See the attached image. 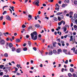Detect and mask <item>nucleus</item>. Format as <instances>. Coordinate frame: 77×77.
<instances>
[{
	"label": "nucleus",
	"mask_w": 77,
	"mask_h": 77,
	"mask_svg": "<svg viewBox=\"0 0 77 77\" xmlns=\"http://www.w3.org/2000/svg\"><path fill=\"white\" fill-rule=\"evenodd\" d=\"M37 32L36 31L33 32L31 34V38L32 39H37Z\"/></svg>",
	"instance_id": "f257e3e1"
},
{
	"label": "nucleus",
	"mask_w": 77,
	"mask_h": 77,
	"mask_svg": "<svg viewBox=\"0 0 77 77\" xmlns=\"http://www.w3.org/2000/svg\"><path fill=\"white\" fill-rule=\"evenodd\" d=\"M33 3L34 5H35L37 6H39V0H37L34 2Z\"/></svg>",
	"instance_id": "f03ea898"
},
{
	"label": "nucleus",
	"mask_w": 77,
	"mask_h": 77,
	"mask_svg": "<svg viewBox=\"0 0 77 77\" xmlns=\"http://www.w3.org/2000/svg\"><path fill=\"white\" fill-rule=\"evenodd\" d=\"M5 41L3 39H0V43L2 45L5 44Z\"/></svg>",
	"instance_id": "7ed1b4c3"
},
{
	"label": "nucleus",
	"mask_w": 77,
	"mask_h": 77,
	"mask_svg": "<svg viewBox=\"0 0 77 77\" xmlns=\"http://www.w3.org/2000/svg\"><path fill=\"white\" fill-rule=\"evenodd\" d=\"M6 19L9 21H11V17H10L9 15H7L6 16Z\"/></svg>",
	"instance_id": "20e7f679"
},
{
	"label": "nucleus",
	"mask_w": 77,
	"mask_h": 77,
	"mask_svg": "<svg viewBox=\"0 0 77 77\" xmlns=\"http://www.w3.org/2000/svg\"><path fill=\"white\" fill-rule=\"evenodd\" d=\"M62 52V49H59L57 50V54H60V53Z\"/></svg>",
	"instance_id": "39448f33"
},
{
	"label": "nucleus",
	"mask_w": 77,
	"mask_h": 77,
	"mask_svg": "<svg viewBox=\"0 0 77 77\" xmlns=\"http://www.w3.org/2000/svg\"><path fill=\"white\" fill-rule=\"evenodd\" d=\"M34 26H35V27H36L37 28H39V27H41L40 25L38 24H36Z\"/></svg>",
	"instance_id": "423d86ee"
},
{
	"label": "nucleus",
	"mask_w": 77,
	"mask_h": 77,
	"mask_svg": "<svg viewBox=\"0 0 77 77\" xmlns=\"http://www.w3.org/2000/svg\"><path fill=\"white\" fill-rule=\"evenodd\" d=\"M21 39H16V42H21Z\"/></svg>",
	"instance_id": "0eeeda50"
},
{
	"label": "nucleus",
	"mask_w": 77,
	"mask_h": 77,
	"mask_svg": "<svg viewBox=\"0 0 77 77\" xmlns=\"http://www.w3.org/2000/svg\"><path fill=\"white\" fill-rule=\"evenodd\" d=\"M53 20H54V21H58V19L57 18H56V17H54L53 18Z\"/></svg>",
	"instance_id": "6e6552de"
},
{
	"label": "nucleus",
	"mask_w": 77,
	"mask_h": 77,
	"mask_svg": "<svg viewBox=\"0 0 77 77\" xmlns=\"http://www.w3.org/2000/svg\"><path fill=\"white\" fill-rule=\"evenodd\" d=\"M4 56L5 57H8V54L7 53H5L4 54Z\"/></svg>",
	"instance_id": "1a4fd4ad"
},
{
	"label": "nucleus",
	"mask_w": 77,
	"mask_h": 77,
	"mask_svg": "<svg viewBox=\"0 0 77 77\" xmlns=\"http://www.w3.org/2000/svg\"><path fill=\"white\" fill-rule=\"evenodd\" d=\"M56 44H57V43L56 42H54L53 43V45L54 47H56Z\"/></svg>",
	"instance_id": "9d476101"
},
{
	"label": "nucleus",
	"mask_w": 77,
	"mask_h": 77,
	"mask_svg": "<svg viewBox=\"0 0 77 77\" xmlns=\"http://www.w3.org/2000/svg\"><path fill=\"white\" fill-rule=\"evenodd\" d=\"M63 51L64 52V53H65L66 54H68L66 53V52L67 51V50L66 49H63Z\"/></svg>",
	"instance_id": "9b49d317"
},
{
	"label": "nucleus",
	"mask_w": 77,
	"mask_h": 77,
	"mask_svg": "<svg viewBox=\"0 0 77 77\" xmlns=\"http://www.w3.org/2000/svg\"><path fill=\"white\" fill-rule=\"evenodd\" d=\"M59 8H60V6L58 7V8H57V7H56L55 9L56 11H59Z\"/></svg>",
	"instance_id": "f8f14e48"
},
{
	"label": "nucleus",
	"mask_w": 77,
	"mask_h": 77,
	"mask_svg": "<svg viewBox=\"0 0 77 77\" xmlns=\"http://www.w3.org/2000/svg\"><path fill=\"white\" fill-rule=\"evenodd\" d=\"M20 51H21V49L20 48H18L17 50V53H20Z\"/></svg>",
	"instance_id": "ddd939ff"
},
{
	"label": "nucleus",
	"mask_w": 77,
	"mask_h": 77,
	"mask_svg": "<svg viewBox=\"0 0 77 77\" xmlns=\"http://www.w3.org/2000/svg\"><path fill=\"white\" fill-rule=\"evenodd\" d=\"M2 36H3V33H2V32H0V39L2 38V37H1Z\"/></svg>",
	"instance_id": "4468645a"
},
{
	"label": "nucleus",
	"mask_w": 77,
	"mask_h": 77,
	"mask_svg": "<svg viewBox=\"0 0 77 77\" xmlns=\"http://www.w3.org/2000/svg\"><path fill=\"white\" fill-rule=\"evenodd\" d=\"M70 71L71 72H74V70L73 69L71 68L70 69Z\"/></svg>",
	"instance_id": "2eb2a0df"
},
{
	"label": "nucleus",
	"mask_w": 77,
	"mask_h": 77,
	"mask_svg": "<svg viewBox=\"0 0 77 77\" xmlns=\"http://www.w3.org/2000/svg\"><path fill=\"white\" fill-rule=\"evenodd\" d=\"M49 54L52 55V54H53V51H49Z\"/></svg>",
	"instance_id": "dca6fc26"
},
{
	"label": "nucleus",
	"mask_w": 77,
	"mask_h": 77,
	"mask_svg": "<svg viewBox=\"0 0 77 77\" xmlns=\"http://www.w3.org/2000/svg\"><path fill=\"white\" fill-rule=\"evenodd\" d=\"M38 40H40V41H42L43 42H45V39H38Z\"/></svg>",
	"instance_id": "f3484780"
},
{
	"label": "nucleus",
	"mask_w": 77,
	"mask_h": 77,
	"mask_svg": "<svg viewBox=\"0 0 77 77\" xmlns=\"http://www.w3.org/2000/svg\"><path fill=\"white\" fill-rule=\"evenodd\" d=\"M63 13V12H61L60 13V12H58V13H57V15H61V14H62Z\"/></svg>",
	"instance_id": "a211bd4d"
},
{
	"label": "nucleus",
	"mask_w": 77,
	"mask_h": 77,
	"mask_svg": "<svg viewBox=\"0 0 77 77\" xmlns=\"http://www.w3.org/2000/svg\"><path fill=\"white\" fill-rule=\"evenodd\" d=\"M77 17V14H74V17L75 19Z\"/></svg>",
	"instance_id": "6ab92c4d"
},
{
	"label": "nucleus",
	"mask_w": 77,
	"mask_h": 77,
	"mask_svg": "<svg viewBox=\"0 0 77 77\" xmlns=\"http://www.w3.org/2000/svg\"><path fill=\"white\" fill-rule=\"evenodd\" d=\"M74 28L75 30H76L77 29V26L76 25H75L74 26Z\"/></svg>",
	"instance_id": "aec40b11"
},
{
	"label": "nucleus",
	"mask_w": 77,
	"mask_h": 77,
	"mask_svg": "<svg viewBox=\"0 0 77 77\" xmlns=\"http://www.w3.org/2000/svg\"><path fill=\"white\" fill-rule=\"evenodd\" d=\"M12 51H14L15 50V48L14 47H13L12 48Z\"/></svg>",
	"instance_id": "412c9836"
},
{
	"label": "nucleus",
	"mask_w": 77,
	"mask_h": 77,
	"mask_svg": "<svg viewBox=\"0 0 77 77\" xmlns=\"http://www.w3.org/2000/svg\"><path fill=\"white\" fill-rule=\"evenodd\" d=\"M28 17L29 18H30V20H32V15H31L30 14H29L28 15Z\"/></svg>",
	"instance_id": "4be33fe9"
},
{
	"label": "nucleus",
	"mask_w": 77,
	"mask_h": 77,
	"mask_svg": "<svg viewBox=\"0 0 77 77\" xmlns=\"http://www.w3.org/2000/svg\"><path fill=\"white\" fill-rule=\"evenodd\" d=\"M23 51H27V48H23Z\"/></svg>",
	"instance_id": "5701e85b"
},
{
	"label": "nucleus",
	"mask_w": 77,
	"mask_h": 77,
	"mask_svg": "<svg viewBox=\"0 0 77 77\" xmlns=\"http://www.w3.org/2000/svg\"><path fill=\"white\" fill-rule=\"evenodd\" d=\"M60 17L61 19H63V15H61L60 16Z\"/></svg>",
	"instance_id": "b1692460"
},
{
	"label": "nucleus",
	"mask_w": 77,
	"mask_h": 77,
	"mask_svg": "<svg viewBox=\"0 0 77 77\" xmlns=\"http://www.w3.org/2000/svg\"><path fill=\"white\" fill-rule=\"evenodd\" d=\"M28 44L29 46H30V45H31V42H30V41H28Z\"/></svg>",
	"instance_id": "393cba45"
},
{
	"label": "nucleus",
	"mask_w": 77,
	"mask_h": 77,
	"mask_svg": "<svg viewBox=\"0 0 77 77\" xmlns=\"http://www.w3.org/2000/svg\"><path fill=\"white\" fill-rule=\"evenodd\" d=\"M9 46L10 47H12L13 46L12 44V43H10L9 44Z\"/></svg>",
	"instance_id": "a878e982"
},
{
	"label": "nucleus",
	"mask_w": 77,
	"mask_h": 77,
	"mask_svg": "<svg viewBox=\"0 0 77 77\" xmlns=\"http://www.w3.org/2000/svg\"><path fill=\"white\" fill-rule=\"evenodd\" d=\"M71 50H73V52H75V48H73L71 49Z\"/></svg>",
	"instance_id": "bb28decb"
},
{
	"label": "nucleus",
	"mask_w": 77,
	"mask_h": 77,
	"mask_svg": "<svg viewBox=\"0 0 77 77\" xmlns=\"http://www.w3.org/2000/svg\"><path fill=\"white\" fill-rule=\"evenodd\" d=\"M74 39V41H75V39H70V41H72V42H74V41L73 40Z\"/></svg>",
	"instance_id": "cd10ccee"
},
{
	"label": "nucleus",
	"mask_w": 77,
	"mask_h": 77,
	"mask_svg": "<svg viewBox=\"0 0 77 77\" xmlns=\"http://www.w3.org/2000/svg\"><path fill=\"white\" fill-rule=\"evenodd\" d=\"M58 21H60L61 20H62V19H61L60 17H58Z\"/></svg>",
	"instance_id": "c85d7f7f"
},
{
	"label": "nucleus",
	"mask_w": 77,
	"mask_h": 77,
	"mask_svg": "<svg viewBox=\"0 0 77 77\" xmlns=\"http://www.w3.org/2000/svg\"><path fill=\"white\" fill-rule=\"evenodd\" d=\"M6 13H7V11H5L3 13H2V14L3 15H5V14H6Z\"/></svg>",
	"instance_id": "c756f323"
},
{
	"label": "nucleus",
	"mask_w": 77,
	"mask_h": 77,
	"mask_svg": "<svg viewBox=\"0 0 77 77\" xmlns=\"http://www.w3.org/2000/svg\"><path fill=\"white\" fill-rule=\"evenodd\" d=\"M7 7H8V5L5 6H4L3 7V11H4V8H6Z\"/></svg>",
	"instance_id": "7c9ffc66"
},
{
	"label": "nucleus",
	"mask_w": 77,
	"mask_h": 77,
	"mask_svg": "<svg viewBox=\"0 0 77 77\" xmlns=\"http://www.w3.org/2000/svg\"><path fill=\"white\" fill-rule=\"evenodd\" d=\"M68 75L69 77H72V75L70 73H68Z\"/></svg>",
	"instance_id": "2f4dec72"
},
{
	"label": "nucleus",
	"mask_w": 77,
	"mask_h": 77,
	"mask_svg": "<svg viewBox=\"0 0 77 77\" xmlns=\"http://www.w3.org/2000/svg\"><path fill=\"white\" fill-rule=\"evenodd\" d=\"M66 31V27H64V32H65Z\"/></svg>",
	"instance_id": "473e14b6"
},
{
	"label": "nucleus",
	"mask_w": 77,
	"mask_h": 77,
	"mask_svg": "<svg viewBox=\"0 0 77 77\" xmlns=\"http://www.w3.org/2000/svg\"><path fill=\"white\" fill-rule=\"evenodd\" d=\"M74 3L75 5H77V1H75L74 2Z\"/></svg>",
	"instance_id": "72a5a7b5"
},
{
	"label": "nucleus",
	"mask_w": 77,
	"mask_h": 77,
	"mask_svg": "<svg viewBox=\"0 0 77 77\" xmlns=\"http://www.w3.org/2000/svg\"><path fill=\"white\" fill-rule=\"evenodd\" d=\"M4 66L3 65H1L0 66V68L1 69H2V68L3 67H4Z\"/></svg>",
	"instance_id": "f704fd0d"
},
{
	"label": "nucleus",
	"mask_w": 77,
	"mask_h": 77,
	"mask_svg": "<svg viewBox=\"0 0 77 77\" xmlns=\"http://www.w3.org/2000/svg\"><path fill=\"white\" fill-rule=\"evenodd\" d=\"M53 53H56L57 51L55 50H53Z\"/></svg>",
	"instance_id": "c9c22d12"
},
{
	"label": "nucleus",
	"mask_w": 77,
	"mask_h": 77,
	"mask_svg": "<svg viewBox=\"0 0 77 77\" xmlns=\"http://www.w3.org/2000/svg\"><path fill=\"white\" fill-rule=\"evenodd\" d=\"M3 16H1L0 17V20H3Z\"/></svg>",
	"instance_id": "e433bc0d"
},
{
	"label": "nucleus",
	"mask_w": 77,
	"mask_h": 77,
	"mask_svg": "<svg viewBox=\"0 0 77 77\" xmlns=\"http://www.w3.org/2000/svg\"><path fill=\"white\" fill-rule=\"evenodd\" d=\"M3 77H9V75H4Z\"/></svg>",
	"instance_id": "4c0bfd02"
},
{
	"label": "nucleus",
	"mask_w": 77,
	"mask_h": 77,
	"mask_svg": "<svg viewBox=\"0 0 77 77\" xmlns=\"http://www.w3.org/2000/svg\"><path fill=\"white\" fill-rule=\"evenodd\" d=\"M65 1L66 3H69V0H65Z\"/></svg>",
	"instance_id": "58836bf2"
},
{
	"label": "nucleus",
	"mask_w": 77,
	"mask_h": 77,
	"mask_svg": "<svg viewBox=\"0 0 77 77\" xmlns=\"http://www.w3.org/2000/svg\"><path fill=\"white\" fill-rule=\"evenodd\" d=\"M68 54H69V55H73V54H71V53H70V51H69V53H68Z\"/></svg>",
	"instance_id": "ea45409f"
},
{
	"label": "nucleus",
	"mask_w": 77,
	"mask_h": 77,
	"mask_svg": "<svg viewBox=\"0 0 77 77\" xmlns=\"http://www.w3.org/2000/svg\"><path fill=\"white\" fill-rule=\"evenodd\" d=\"M68 63V60H66V61L65 62V63L66 64H67Z\"/></svg>",
	"instance_id": "a19ab883"
},
{
	"label": "nucleus",
	"mask_w": 77,
	"mask_h": 77,
	"mask_svg": "<svg viewBox=\"0 0 77 77\" xmlns=\"http://www.w3.org/2000/svg\"><path fill=\"white\" fill-rule=\"evenodd\" d=\"M31 28H32V26H30L29 27L28 29V30H30V29H31Z\"/></svg>",
	"instance_id": "79ce46f5"
},
{
	"label": "nucleus",
	"mask_w": 77,
	"mask_h": 77,
	"mask_svg": "<svg viewBox=\"0 0 77 77\" xmlns=\"http://www.w3.org/2000/svg\"><path fill=\"white\" fill-rule=\"evenodd\" d=\"M26 27V26H25V25H23L22 26V28H25V27Z\"/></svg>",
	"instance_id": "37998d69"
},
{
	"label": "nucleus",
	"mask_w": 77,
	"mask_h": 77,
	"mask_svg": "<svg viewBox=\"0 0 77 77\" xmlns=\"http://www.w3.org/2000/svg\"><path fill=\"white\" fill-rule=\"evenodd\" d=\"M68 36V35H66L65 36H64V38H66Z\"/></svg>",
	"instance_id": "c03bdc74"
},
{
	"label": "nucleus",
	"mask_w": 77,
	"mask_h": 77,
	"mask_svg": "<svg viewBox=\"0 0 77 77\" xmlns=\"http://www.w3.org/2000/svg\"><path fill=\"white\" fill-rule=\"evenodd\" d=\"M17 75H21V74H20L18 72H17Z\"/></svg>",
	"instance_id": "a18cd8bd"
},
{
	"label": "nucleus",
	"mask_w": 77,
	"mask_h": 77,
	"mask_svg": "<svg viewBox=\"0 0 77 77\" xmlns=\"http://www.w3.org/2000/svg\"><path fill=\"white\" fill-rule=\"evenodd\" d=\"M65 4H63L62 5V7L63 8H65Z\"/></svg>",
	"instance_id": "49530a36"
},
{
	"label": "nucleus",
	"mask_w": 77,
	"mask_h": 77,
	"mask_svg": "<svg viewBox=\"0 0 77 77\" xmlns=\"http://www.w3.org/2000/svg\"><path fill=\"white\" fill-rule=\"evenodd\" d=\"M33 49L35 51H36V48L35 47H34L33 48Z\"/></svg>",
	"instance_id": "de8ad7c7"
},
{
	"label": "nucleus",
	"mask_w": 77,
	"mask_h": 77,
	"mask_svg": "<svg viewBox=\"0 0 77 77\" xmlns=\"http://www.w3.org/2000/svg\"><path fill=\"white\" fill-rule=\"evenodd\" d=\"M41 36H42L41 35V34L38 35V38H41Z\"/></svg>",
	"instance_id": "09e8293b"
},
{
	"label": "nucleus",
	"mask_w": 77,
	"mask_h": 77,
	"mask_svg": "<svg viewBox=\"0 0 77 77\" xmlns=\"http://www.w3.org/2000/svg\"><path fill=\"white\" fill-rule=\"evenodd\" d=\"M10 8L11 9H13V8H14V7L13 6L11 7V6H10Z\"/></svg>",
	"instance_id": "8fccbe9b"
},
{
	"label": "nucleus",
	"mask_w": 77,
	"mask_h": 77,
	"mask_svg": "<svg viewBox=\"0 0 77 77\" xmlns=\"http://www.w3.org/2000/svg\"><path fill=\"white\" fill-rule=\"evenodd\" d=\"M26 38H29V35H27L26 36Z\"/></svg>",
	"instance_id": "3c124183"
},
{
	"label": "nucleus",
	"mask_w": 77,
	"mask_h": 77,
	"mask_svg": "<svg viewBox=\"0 0 77 77\" xmlns=\"http://www.w3.org/2000/svg\"><path fill=\"white\" fill-rule=\"evenodd\" d=\"M51 30V31L52 32H54V29H52Z\"/></svg>",
	"instance_id": "603ef678"
},
{
	"label": "nucleus",
	"mask_w": 77,
	"mask_h": 77,
	"mask_svg": "<svg viewBox=\"0 0 77 77\" xmlns=\"http://www.w3.org/2000/svg\"><path fill=\"white\" fill-rule=\"evenodd\" d=\"M26 43H24L23 44V47H26Z\"/></svg>",
	"instance_id": "864d4df0"
},
{
	"label": "nucleus",
	"mask_w": 77,
	"mask_h": 77,
	"mask_svg": "<svg viewBox=\"0 0 77 77\" xmlns=\"http://www.w3.org/2000/svg\"><path fill=\"white\" fill-rule=\"evenodd\" d=\"M14 39H10V40L11 41V42H12V41H13V40H14Z\"/></svg>",
	"instance_id": "5fc2aeb1"
},
{
	"label": "nucleus",
	"mask_w": 77,
	"mask_h": 77,
	"mask_svg": "<svg viewBox=\"0 0 77 77\" xmlns=\"http://www.w3.org/2000/svg\"><path fill=\"white\" fill-rule=\"evenodd\" d=\"M73 77H76V76L75 75V74H73Z\"/></svg>",
	"instance_id": "6e6d98bb"
},
{
	"label": "nucleus",
	"mask_w": 77,
	"mask_h": 77,
	"mask_svg": "<svg viewBox=\"0 0 77 77\" xmlns=\"http://www.w3.org/2000/svg\"><path fill=\"white\" fill-rule=\"evenodd\" d=\"M0 75H3V72H2L0 73Z\"/></svg>",
	"instance_id": "4d7b16f0"
},
{
	"label": "nucleus",
	"mask_w": 77,
	"mask_h": 77,
	"mask_svg": "<svg viewBox=\"0 0 77 77\" xmlns=\"http://www.w3.org/2000/svg\"><path fill=\"white\" fill-rule=\"evenodd\" d=\"M61 3H62V2H61V1H59L58 2V3H59V4H61Z\"/></svg>",
	"instance_id": "13d9d810"
},
{
	"label": "nucleus",
	"mask_w": 77,
	"mask_h": 77,
	"mask_svg": "<svg viewBox=\"0 0 77 77\" xmlns=\"http://www.w3.org/2000/svg\"><path fill=\"white\" fill-rule=\"evenodd\" d=\"M4 71L6 72V73H7V72H8V70L7 69H5Z\"/></svg>",
	"instance_id": "bf43d9fd"
},
{
	"label": "nucleus",
	"mask_w": 77,
	"mask_h": 77,
	"mask_svg": "<svg viewBox=\"0 0 77 77\" xmlns=\"http://www.w3.org/2000/svg\"><path fill=\"white\" fill-rule=\"evenodd\" d=\"M43 6H46V4H43L42 5Z\"/></svg>",
	"instance_id": "052dcab7"
},
{
	"label": "nucleus",
	"mask_w": 77,
	"mask_h": 77,
	"mask_svg": "<svg viewBox=\"0 0 77 77\" xmlns=\"http://www.w3.org/2000/svg\"><path fill=\"white\" fill-rule=\"evenodd\" d=\"M61 24H62V23H60V22L58 23V25H59V26H60Z\"/></svg>",
	"instance_id": "680f3d73"
},
{
	"label": "nucleus",
	"mask_w": 77,
	"mask_h": 77,
	"mask_svg": "<svg viewBox=\"0 0 77 77\" xmlns=\"http://www.w3.org/2000/svg\"><path fill=\"white\" fill-rule=\"evenodd\" d=\"M40 67H42V66H42V64H41L40 65Z\"/></svg>",
	"instance_id": "e2e57ef3"
},
{
	"label": "nucleus",
	"mask_w": 77,
	"mask_h": 77,
	"mask_svg": "<svg viewBox=\"0 0 77 77\" xmlns=\"http://www.w3.org/2000/svg\"><path fill=\"white\" fill-rule=\"evenodd\" d=\"M75 54H77V49L76 50L75 52Z\"/></svg>",
	"instance_id": "0e129e2a"
},
{
	"label": "nucleus",
	"mask_w": 77,
	"mask_h": 77,
	"mask_svg": "<svg viewBox=\"0 0 77 77\" xmlns=\"http://www.w3.org/2000/svg\"><path fill=\"white\" fill-rule=\"evenodd\" d=\"M73 26V23H72L71 24V27H72Z\"/></svg>",
	"instance_id": "69168bd1"
},
{
	"label": "nucleus",
	"mask_w": 77,
	"mask_h": 77,
	"mask_svg": "<svg viewBox=\"0 0 77 77\" xmlns=\"http://www.w3.org/2000/svg\"><path fill=\"white\" fill-rule=\"evenodd\" d=\"M31 63H33V60H31Z\"/></svg>",
	"instance_id": "338daca9"
},
{
	"label": "nucleus",
	"mask_w": 77,
	"mask_h": 77,
	"mask_svg": "<svg viewBox=\"0 0 77 77\" xmlns=\"http://www.w3.org/2000/svg\"><path fill=\"white\" fill-rule=\"evenodd\" d=\"M74 20V21H75V23H77V19H76L75 20Z\"/></svg>",
	"instance_id": "774afa93"
}]
</instances>
